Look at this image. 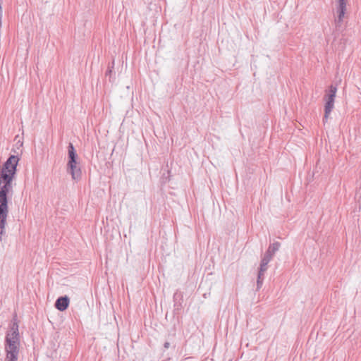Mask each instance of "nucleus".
Segmentation results:
<instances>
[{
  "instance_id": "obj_1",
  "label": "nucleus",
  "mask_w": 361,
  "mask_h": 361,
  "mask_svg": "<svg viewBox=\"0 0 361 361\" xmlns=\"http://www.w3.org/2000/svg\"><path fill=\"white\" fill-rule=\"evenodd\" d=\"M4 350L6 352L4 361L18 360L20 350V334L16 315L14 316L6 333Z\"/></svg>"
},
{
  "instance_id": "obj_2",
  "label": "nucleus",
  "mask_w": 361,
  "mask_h": 361,
  "mask_svg": "<svg viewBox=\"0 0 361 361\" xmlns=\"http://www.w3.org/2000/svg\"><path fill=\"white\" fill-rule=\"evenodd\" d=\"M20 158L18 155H10L1 166V173L8 176L15 177L17 171V165Z\"/></svg>"
},
{
  "instance_id": "obj_3",
  "label": "nucleus",
  "mask_w": 361,
  "mask_h": 361,
  "mask_svg": "<svg viewBox=\"0 0 361 361\" xmlns=\"http://www.w3.org/2000/svg\"><path fill=\"white\" fill-rule=\"evenodd\" d=\"M15 177L8 176L6 174H1V200H8V195L13 194V184L12 181Z\"/></svg>"
},
{
  "instance_id": "obj_4",
  "label": "nucleus",
  "mask_w": 361,
  "mask_h": 361,
  "mask_svg": "<svg viewBox=\"0 0 361 361\" xmlns=\"http://www.w3.org/2000/svg\"><path fill=\"white\" fill-rule=\"evenodd\" d=\"M68 161L67 164V168H73L78 164L77 162L78 154L73 145L71 142H70L68 146Z\"/></svg>"
},
{
  "instance_id": "obj_5",
  "label": "nucleus",
  "mask_w": 361,
  "mask_h": 361,
  "mask_svg": "<svg viewBox=\"0 0 361 361\" xmlns=\"http://www.w3.org/2000/svg\"><path fill=\"white\" fill-rule=\"evenodd\" d=\"M338 6L337 8L338 16L335 20L336 26H339V25L343 22V18L345 13L346 11V2L345 0H338Z\"/></svg>"
},
{
  "instance_id": "obj_6",
  "label": "nucleus",
  "mask_w": 361,
  "mask_h": 361,
  "mask_svg": "<svg viewBox=\"0 0 361 361\" xmlns=\"http://www.w3.org/2000/svg\"><path fill=\"white\" fill-rule=\"evenodd\" d=\"M70 303L69 298L65 295L64 296L59 297L55 302L54 307L59 311L66 310Z\"/></svg>"
},
{
  "instance_id": "obj_7",
  "label": "nucleus",
  "mask_w": 361,
  "mask_h": 361,
  "mask_svg": "<svg viewBox=\"0 0 361 361\" xmlns=\"http://www.w3.org/2000/svg\"><path fill=\"white\" fill-rule=\"evenodd\" d=\"M326 101L325 106H324V116L323 118V122L326 123L328 121L329 115L331 112L332 109L334 106V101L333 100H329V99H324Z\"/></svg>"
},
{
  "instance_id": "obj_8",
  "label": "nucleus",
  "mask_w": 361,
  "mask_h": 361,
  "mask_svg": "<svg viewBox=\"0 0 361 361\" xmlns=\"http://www.w3.org/2000/svg\"><path fill=\"white\" fill-rule=\"evenodd\" d=\"M280 246L281 244L279 242H274L272 244H270L268 250L265 252V255H268V257H270V259H272L275 252L279 250Z\"/></svg>"
},
{
  "instance_id": "obj_9",
  "label": "nucleus",
  "mask_w": 361,
  "mask_h": 361,
  "mask_svg": "<svg viewBox=\"0 0 361 361\" xmlns=\"http://www.w3.org/2000/svg\"><path fill=\"white\" fill-rule=\"evenodd\" d=\"M67 171L71 173L73 180H78L80 179L82 173L80 168L78 165L73 168H67Z\"/></svg>"
},
{
  "instance_id": "obj_10",
  "label": "nucleus",
  "mask_w": 361,
  "mask_h": 361,
  "mask_svg": "<svg viewBox=\"0 0 361 361\" xmlns=\"http://www.w3.org/2000/svg\"><path fill=\"white\" fill-rule=\"evenodd\" d=\"M336 92H337V86L334 85H331L329 87V90L326 92V94L324 95V99L335 101Z\"/></svg>"
},
{
  "instance_id": "obj_11",
  "label": "nucleus",
  "mask_w": 361,
  "mask_h": 361,
  "mask_svg": "<svg viewBox=\"0 0 361 361\" xmlns=\"http://www.w3.org/2000/svg\"><path fill=\"white\" fill-rule=\"evenodd\" d=\"M268 265L260 264L259 270L257 276V287H259L262 283L263 276L264 272L267 271Z\"/></svg>"
},
{
  "instance_id": "obj_12",
  "label": "nucleus",
  "mask_w": 361,
  "mask_h": 361,
  "mask_svg": "<svg viewBox=\"0 0 361 361\" xmlns=\"http://www.w3.org/2000/svg\"><path fill=\"white\" fill-rule=\"evenodd\" d=\"M8 200L3 199L1 200V216L8 215Z\"/></svg>"
},
{
  "instance_id": "obj_13",
  "label": "nucleus",
  "mask_w": 361,
  "mask_h": 361,
  "mask_svg": "<svg viewBox=\"0 0 361 361\" xmlns=\"http://www.w3.org/2000/svg\"><path fill=\"white\" fill-rule=\"evenodd\" d=\"M271 259H270V257H268V255H266L264 254V257H262V260H261V263L262 264H266V265H268L269 262L271 261Z\"/></svg>"
},
{
  "instance_id": "obj_14",
  "label": "nucleus",
  "mask_w": 361,
  "mask_h": 361,
  "mask_svg": "<svg viewBox=\"0 0 361 361\" xmlns=\"http://www.w3.org/2000/svg\"><path fill=\"white\" fill-rule=\"evenodd\" d=\"M6 218H7L6 216H3V219H1V235H3V234L4 233V229L5 227L6 222Z\"/></svg>"
},
{
  "instance_id": "obj_15",
  "label": "nucleus",
  "mask_w": 361,
  "mask_h": 361,
  "mask_svg": "<svg viewBox=\"0 0 361 361\" xmlns=\"http://www.w3.org/2000/svg\"><path fill=\"white\" fill-rule=\"evenodd\" d=\"M112 68H113V66L111 67L108 68V70L106 72V75H111V73L112 72Z\"/></svg>"
},
{
  "instance_id": "obj_16",
  "label": "nucleus",
  "mask_w": 361,
  "mask_h": 361,
  "mask_svg": "<svg viewBox=\"0 0 361 361\" xmlns=\"http://www.w3.org/2000/svg\"><path fill=\"white\" fill-rule=\"evenodd\" d=\"M176 295H177L176 294H174V299H175V300H176Z\"/></svg>"
},
{
  "instance_id": "obj_17",
  "label": "nucleus",
  "mask_w": 361,
  "mask_h": 361,
  "mask_svg": "<svg viewBox=\"0 0 361 361\" xmlns=\"http://www.w3.org/2000/svg\"><path fill=\"white\" fill-rule=\"evenodd\" d=\"M165 347H168V343H167L165 344Z\"/></svg>"
}]
</instances>
